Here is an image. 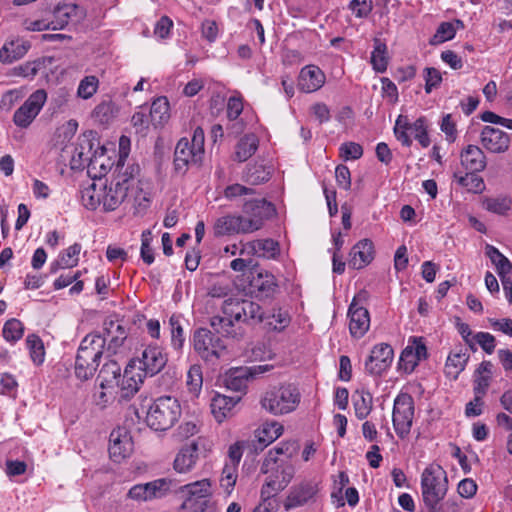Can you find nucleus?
I'll return each instance as SVG.
<instances>
[{
	"label": "nucleus",
	"instance_id": "4c0bfd02",
	"mask_svg": "<svg viewBox=\"0 0 512 512\" xmlns=\"http://www.w3.org/2000/svg\"><path fill=\"white\" fill-rule=\"evenodd\" d=\"M170 105L166 97H158L151 105L150 121L154 127L163 126L170 118Z\"/></svg>",
	"mask_w": 512,
	"mask_h": 512
},
{
	"label": "nucleus",
	"instance_id": "20e7f679",
	"mask_svg": "<svg viewBox=\"0 0 512 512\" xmlns=\"http://www.w3.org/2000/svg\"><path fill=\"white\" fill-rule=\"evenodd\" d=\"M180 416L179 401L171 396H161L150 405L146 414V423L155 431H165L170 429Z\"/></svg>",
	"mask_w": 512,
	"mask_h": 512
},
{
	"label": "nucleus",
	"instance_id": "c03bdc74",
	"mask_svg": "<svg viewBox=\"0 0 512 512\" xmlns=\"http://www.w3.org/2000/svg\"><path fill=\"white\" fill-rule=\"evenodd\" d=\"M371 64L377 72L383 73L388 66L387 46L380 39H374V50L371 53Z\"/></svg>",
	"mask_w": 512,
	"mask_h": 512
},
{
	"label": "nucleus",
	"instance_id": "f3484780",
	"mask_svg": "<svg viewBox=\"0 0 512 512\" xmlns=\"http://www.w3.org/2000/svg\"><path fill=\"white\" fill-rule=\"evenodd\" d=\"M295 473L293 465L286 463L275 465L274 470L269 472L265 484L261 489V496L275 495L284 490L291 482Z\"/></svg>",
	"mask_w": 512,
	"mask_h": 512
},
{
	"label": "nucleus",
	"instance_id": "4d7b16f0",
	"mask_svg": "<svg viewBox=\"0 0 512 512\" xmlns=\"http://www.w3.org/2000/svg\"><path fill=\"white\" fill-rule=\"evenodd\" d=\"M456 33V29L454 27V24L451 22H442L439 27L437 28V31L435 35L432 37L430 43L432 45H437L440 43H443L445 41L451 40L454 38Z\"/></svg>",
	"mask_w": 512,
	"mask_h": 512
},
{
	"label": "nucleus",
	"instance_id": "052dcab7",
	"mask_svg": "<svg viewBox=\"0 0 512 512\" xmlns=\"http://www.w3.org/2000/svg\"><path fill=\"white\" fill-rule=\"evenodd\" d=\"M476 173L477 172H467L464 176L455 174L454 177L461 186L474 189V191H481L484 187V183L481 178L475 175Z\"/></svg>",
	"mask_w": 512,
	"mask_h": 512
},
{
	"label": "nucleus",
	"instance_id": "f03ea898",
	"mask_svg": "<svg viewBox=\"0 0 512 512\" xmlns=\"http://www.w3.org/2000/svg\"><path fill=\"white\" fill-rule=\"evenodd\" d=\"M105 345L106 338L98 333L87 334L82 339L74 366L78 379L88 380L94 375L104 354Z\"/></svg>",
	"mask_w": 512,
	"mask_h": 512
},
{
	"label": "nucleus",
	"instance_id": "37998d69",
	"mask_svg": "<svg viewBox=\"0 0 512 512\" xmlns=\"http://www.w3.org/2000/svg\"><path fill=\"white\" fill-rule=\"evenodd\" d=\"M469 356L462 351L451 352L445 364L446 375L452 379H456L464 370Z\"/></svg>",
	"mask_w": 512,
	"mask_h": 512
},
{
	"label": "nucleus",
	"instance_id": "338daca9",
	"mask_svg": "<svg viewBox=\"0 0 512 512\" xmlns=\"http://www.w3.org/2000/svg\"><path fill=\"white\" fill-rule=\"evenodd\" d=\"M442 82L441 73L433 67L425 68V91L430 93L433 88H436Z\"/></svg>",
	"mask_w": 512,
	"mask_h": 512
},
{
	"label": "nucleus",
	"instance_id": "e433bc0d",
	"mask_svg": "<svg viewBox=\"0 0 512 512\" xmlns=\"http://www.w3.org/2000/svg\"><path fill=\"white\" fill-rule=\"evenodd\" d=\"M250 374L248 368L240 367L229 370L224 377V385L235 392H243L247 388Z\"/></svg>",
	"mask_w": 512,
	"mask_h": 512
},
{
	"label": "nucleus",
	"instance_id": "680f3d73",
	"mask_svg": "<svg viewBox=\"0 0 512 512\" xmlns=\"http://www.w3.org/2000/svg\"><path fill=\"white\" fill-rule=\"evenodd\" d=\"M465 502L460 497H449L445 502L437 503V510H429L430 512H462Z\"/></svg>",
	"mask_w": 512,
	"mask_h": 512
},
{
	"label": "nucleus",
	"instance_id": "412c9836",
	"mask_svg": "<svg viewBox=\"0 0 512 512\" xmlns=\"http://www.w3.org/2000/svg\"><path fill=\"white\" fill-rule=\"evenodd\" d=\"M143 373L137 370L136 362H129L115 387H118L120 398L128 400L139 390L143 382Z\"/></svg>",
	"mask_w": 512,
	"mask_h": 512
},
{
	"label": "nucleus",
	"instance_id": "ddd939ff",
	"mask_svg": "<svg viewBox=\"0 0 512 512\" xmlns=\"http://www.w3.org/2000/svg\"><path fill=\"white\" fill-rule=\"evenodd\" d=\"M130 362H136L137 370L143 372L144 376H154L165 367L167 356L161 347L149 345L142 351L140 358L132 359Z\"/></svg>",
	"mask_w": 512,
	"mask_h": 512
},
{
	"label": "nucleus",
	"instance_id": "9d476101",
	"mask_svg": "<svg viewBox=\"0 0 512 512\" xmlns=\"http://www.w3.org/2000/svg\"><path fill=\"white\" fill-rule=\"evenodd\" d=\"M414 417V401L407 393L399 394L394 400L392 421L396 434L406 437L411 430Z\"/></svg>",
	"mask_w": 512,
	"mask_h": 512
},
{
	"label": "nucleus",
	"instance_id": "b1692460",
	"mask_svg": "<svg viewBox=\"0 0 512 512\" xmlns=\"http://www.w3.org/2000/svg\"><path fill=\"white\" fill-rule=\"evenodd\" d=\"M251 222H245L244 216L226 215L218 218L214 224V232L217 236L229 235L234 233H249L253 228Z\"/></svg>",
	"mask_w": 512,
	"mask_h": 512
},
{
	"label": "nucleus",
	"instance_id": "c85d7f7f",
	"mask_svg": "<svg viewBox=\"0 0 512 512\" xmlns=\"http://www.w3.org/2000/svg\"><path fill=\"white\" fill-rule=\"evenodd\" d=\"M298 445L295 441H283L279 443L275 448L268 451L262 465L261 472L268 474L274 470V466L277 464L279 455H286L291 458L297 451Z\"/></svg>",
	"mask_w": 512,
	"mask_h": 512
},
{
	"label": "nucleus",
	"instance_id": "864d4df0",
	"mask_svg": "<svg viewBox=\"0 0 512 512\" xmlns=\"http://www.w3.org/2000/svg\"><path fill=\"white\" fill-rule=\"evenodd\" d=\"M114 106L111 102H101L98 104L93 112V119L99 124H108L114 118Z\"/></svg>",
	"mask_w": 512,
	"mask_h": 512
},
{
	"label": "nucleus",
	"instance_id": "6ab92c4d",
	"mask_svg": "<svg viewBox=\"0 0 512 512\" xmlns=\"http://www.w3.org/2000/svg\"><path fill=\"white\" fill-rule=\"evenodd\" d=\"M203 156L190 146L187 138H181L174 152V168L179 174H185L190 165H199Z\"/></svg>",
	"mask_w": 512,
	"mask_h": 512
},
{
	"label": "nucleus",
	"instance_id": "13d9d810",
	"mask_svg": "<svg viewBox=\"0 0 512 512\" xmlns=\"http://www.w3.org/2000/svg\"><path fill=\"white\" fill-rule=\"evenodd\" d=\"M340 157L344 161L357 160L363 155V148L355 142H345L339 148Z\"/></svg>",
	"mask_w": 512,
	"mask_h": 512
},
{
	"label": "nucleus",
	"instance_id": "69168bd1",
	"mask_svg": "<svg viewBox=\"0 0 512 512\" xmlns=\"http://www.w3.org/2000/svg\"><path fill=\"white\" fill-rule=\"evenodd\" d=\"M349 9L357 18H366L372 11V2L366 0H351Z\"/></svg>",
	"mask_w": 512,
	"mask_h": 512
},
{
	"label": "nucleus",
	"instance_id": "3c124183",
	"mask_svg": "<svg viewBox=\"0 0 512 512\" xmlns=\"http://www.w3.org/2000/svg\"><path fill=\"white\" fill-rule=\"evenodd\" d=\"M511 203L508 197H491L483 201V206L489 212L504 215L511 209Z\"/></svg>",
	"mask_w": 512,
	"mask_h": 512
},
{
	"label": "nucleus",
	"instance_id": "ea45409f",
	"mask_svg": "<svg viewBox=\"0 0 512 512\" xmlns=\"http://www.w3.org/2000/svg\"><path fill=\"white\" fill-rule=\"evenodd\" d=\"M248 248L254 255L274 258L279 253L278 242L272 239H259L251 241L247 244Z\"/></svg>",
	"mask_w": 512,
	"mask_h": 512
},
{
	"label": "nucleus",
	"instance_id": "603ef678",
	"mask_svg": "<svg viewBox=\"0 0 512 512\" xmlns=\"http://www.w3.org/2000/svg\"><path fill=\"white\" fill-rule=\"evenodd\" d=\"M99 87V79L94 75L85 76L78 85L77 96L81 99H90L96 94Z\"/></svg>",
	"mask_w": 512,
	"mask_h": 512
},
{
	"label": "nucleus",
	"instance_id": "a18cd8bd",
	"mask_svg": "<svg viewBox=\"0 0 512 512\" xmlns=\"http://www.w3.org/2000/svg\"><path fill=\"white\" fill-rule=\"evenodd\" d=\"M26 346L33 363L41 365L45 360V349L41 338L35 334L28 335L26 338Z\"/></svg>",
	"mask_w": 512,
	"mask_h": 512
},
{
	"label": "nucleus",
	"instance_id": "4be33fe9",
	"mask_svg": "<svg viewBox=\"0 0 512 512\" xmlns=\"http://www.w3.org/2000/svg\"><path fill=\"white\" fill-rule=\"evenodd\" d=\"M104 333L106 341H108L107 352L116 355L122 353L126 346L127 331L118 321L106 320L104 322Z\"/></svg>",
	"mask_w": 512,
	"mask_h": 512
},
{
	"label": "nucleus",
	"instance_id": "0e129e2a",
	"mask_svg": "<svg viewBox=\"0 0 512 512\" xmlns=\"http://www.w3.org/2000/svg\"><path fill=\"white\" fill-rule=\"evenodd\" d=\"M419 361L418 358L415 357L414 353L412 352V348L406 347L400 356V367L407 373H411L414 368L418 365Z\"/></svg>",
	"mask_w": 512,
	"mask_h": 512
},
{
	"label": "nucleus",
	"instance_id": "49530a36",
	"mask_svg": "<svg viewBox=\"0 0 512 512\" xmlns=\"http://www.w3.org/2000/svg\"><path fill=\"white\" fill-rule=\"evenodd\" d=\"M270 171L262 164L249 165L245 171L244 179L251 185H259L270 179Z\"/></svg>",
	"mask_w": 512,
	"mask_h": 512
},
{
	"label": "nucleus",
	"instance_id": "bb28decb",
	"mask_svg": "<svg viewBox=\"0 0 512 512\" xmlns=\"http://www.w3.org/2000/svg\"><path fill=\"white\" fill-rule=\"evenodd\" d=\"M198 461V441L193 440L189 445L182 447L176 454L173 468L178 473H188Z\"/></svg>",
	"mask_w": 512,
	"mask_h": 512
},
{
	"label": "nucleus",
	"instance_id": "aec40b11",
	"mask_svg": "<svg viewBox=\"0 0 512 512\" xmlns=\"http://www.w3.org/2000/svg\"><path fill=\"white\" fill-rule=\"evenodd\" d=\"M480 141L483 148L494 154L506 152L510 146L509 135L498 128L485 126L480 133Z\"/></svg>",
	"mask_w": 512,
	"mask_h": 512
},
{
	"label": "nucleus",
	"instance_id": "423d86ee",
	"mask_svg": "<svg viewBox=\"0 0 512 512\" xmlns=\"http://www.w3.org/2000/svg\"><path fill=\"white\" fill-rule=\"evenodd\" d=\"M178 494L182 507L189 512H205L212 497V484L202 479L179 487Z\"/></svg>",
	"mask_w": 512,
	"mask_h": 512
},
{
	"label": "nucleus",
	"instance_id": "6e6552de",
	"mask_svg": "<svg viewBox=\"0 0 512 512\" xmlns=\"http://www.w3.org/2000/svg\"><path fill=\"white\" fill-rule=\"evenodd\" d=\"M193 347L205 361L219 359L226 352L223 340L206 328H199L194 332Z\"/></svg>",
	"mask_w": 512,
	"mask_h": 512
},
{
	"label": "nucleus",
	"instance_id": "f8f14e48",
	"mask_svg": "<svg viewBox=\"0 0 512 512\" xmlns=\"http://www.w3.org/2000/svg\"><path fill=\"white\" fill-rule=\"evenodd\" d=\"M47 100V93L43 89L33 92L27 100L15 111L13 122L17 127L27 128L40 113Z\"/></svg>",
	"mask_w": 512,
	"mask_h": 512
},
{
	"label": "nucleus",
	"instance_id": "39448f33",
	"mask_svg": "<svg viewBox=\"0 0 512 512\" xmlns=\"http://www.w3.org/2000/svg\"><path fill=\"white\" fill-rule=\"evenodd\" d=\"M299 402L300 393L292 384L272 387L261 398L262 408L276 416L294 411Z\"/></svg>",
	"mask_w": 512,
	"mask_h": 512
},
{
	"label": "nucleus",
	"instance_id": "a211bd4d",
	"mask_svg": "<svg viewBox=\"0 0 512 512\" xmlns=\"http://www.w3.org/2000/svg\"><path fill=\"white\" fill-rule=\"evenodd\" d=\"M394 352L389 344L375 345L365 361V370L371 375H381L392 364Z\"/></svg>",
	"mask_w": 512,
	"mask_h": 512
},
{
	"label": "nucleus",
	"instance_id": "a19ab883",
	"mask_svg": "<svg viewBox=\"0 0 512 512\" xmlns=\"http://www.w3.org/2000/svg\"><path fill=\"white\" fill-rule=\"evenodd\" d=\"M251 286L264 296H270L275 292L277 283L275 277L270 272L261 271L252 278Z\"/></svg>",
	"mask_w": 512,
	"mask_h": 512
},
{
	"label": "nucleus",
	"instance_id": "8fccbe9b",
	"mask_svg": "<svg viewBox=\"0 0 512 512\" xmlns=\"http://www.w3.org/2000/svg\"><path fill=\"white\" fill-rule=\"evenodd\" d=\"M46 58H38L33 61L25 62L13 69V74L24 78L35 77L40 70L45 68Z\"/></svg>",
	"mask_w": 512,
	"mask_h": 512
},
{
	"label": "nucleus",
	"instance_id": "de8ad7c7",
	"mask_svg": "<svg viewBox=\"0 0 512 512\" xmlns=\"http://www.w3.org/2000/svg\"><path fill=\"white\" fill-rule=\"evenodd\" d=\"M2 334L7 342L14 344L23 337L24 326L20 320L11 318L4 323Z\"/></svg>",
	"mask_w": 512,
	"mask_h": 512
},
{
	"label": "nucleus",
	"instance_id": "f704fd0d",
	"mask_svg": "<svg viewBox=\"0 0 512 512\" xmlns=\"http://www.w3.org/2000/svg\"><path fill=\"white\" fill-rule=\"evenodd\" d=\"M352 402L355 411V416L359 420L366 419L373 408L372 394L364 388L357 389L352 394Z\"/></svg>",
	"mask_w": 512,
	"mask_h": 512
},
{
	"label": "nucleus",
	"instance_id": "58836bf2",
	"mask_svg": "<svg viewBox=\"0 0 512 512\" xmlns=\"http://www.w3.org/2000/svg\"><path fill=\"white\" fill-rule=\"evenodd\" d=\"M259 140L255 134L244 135L235 147V159L239 162L248 160L257 151Z\"/></svg>",
	"mask_w": 512,
	"mask_h": 512
},
{
	"label": "nucleus",
	"instance_id": "5fc2aeb1",
	"mask_svg": "<svg viewBox=\"0 0 512 512\" xmlns=\"http://www.w3.org/2000/svg\"><path fill=\"white\" fill-rule=\"evenodd\" d=\"M186 384L188 389L194 395H198L202 389L203 376L202 369L199 365H192L187 373Z\"/></svg>",
	"mask_w": 512,
	"mask_h": 512
},
{
	"label": "nucleus",
	"instance_id": "774afa93",
	"mask_svg": "<svg viewBox=\"0 0 512 512\" xmlns=\"http://www.w3.org/2000/svg\"><path fill=\"white\" fill-rule=\"evenodd\" d=\"M474 339L486 353L491 354L495 350L496 340L492 334L488 332H478L474 336Z\"/></svg>",
	"mask_w": 512,
	"mask_h": 512
},
{
	"label": "nucleus",
	"instance_id": "bf43d9fd",
	"mask_svg": "<svg viewBox=\"0 0 512 512\" xmlns=\"http://www.w3.org/2000/svg\"><path fill=\"white\" fill-rule=\"evenodd\" d=\"M81 248L79 243H74L60 254L63 267L72 268L78 264Z\"/></svg>",
	"mask_w": 512,
	"mask_h": 512
},
{
	"label": "nucleus",
	"instance_id": "5701e85b",
	"mask_svg": "<svg viewBox=\"0 0 512 512\" xmlns=\"http://www.w3.org/2000/svg\"><path fill=\"white\" fill-rule=\"evenodd\" d=\"M326 81L324 72L316 65L304 66L298 76V88L304 93H312L323 87Z\"/></svg>",
	"mask_w": 512,
	"mask_h": 512
},
{
	"label": "nucleus",
	"instance_id": "c756f323",
	"mask_svg": "<svg viewBox=\"0 0 512 512\" xmlns=\"http://www.w3.org/2000/svg\"><path fill=\"white\" fill-rule=\"evenodd\" d=\"M240 401V397L216 395L211 402V412L218 423L233 415V409Z\"/></svg>",
	"mask_w": 512,
	"mask_h": 512
},
{
	"label": "nucleus",
	"instance_id": "a878e982",
	"mask_svg": "<svg viewBox=\"0 0 512 512\" xmlns=\"http://www.w3.org/2000/svg\"><path fill=\"white\" fill-rule=\"evenodd\" d=\"M284 432V427L277 421H266L255 430L256 450H263L276 441Z\"/></svg>",
	"mask_w": 512,
	"mask_h": 512
},
{
	"label": "nucleus",
	"instance_id": "393cba45",
	"mask_svg": "<svg viewBox=\"0 0 512 512\" xmlns=\"http://www.w3.org/2000/svg\"><path fill=\"white\" fill-rule=\"evenodd\" d=\"M461 165L468 172H481L486 168L487 158L477 145L469 144L460 153Z\"/></svg>",
	"mask_w": 512,
	"mask_h": 512
},
{
	"label": "nucleus",
	"instance_id": "2f4dec72",
	"mask_svg": "<svg viewBox=\"0 0 512 512\" xmlns=\"http://www.w3.org/2000/svg\"><path fill=\"white\" fill-rule=\"evenodd\" d=\"M109 442L110 457L116 462L127 457L132 450L130 438L126 434L122 436L120 430L111 432Z\"/></svg>",
	"mask_w": 512,
	"mask_h": 512
},
{
	"label": "nucleus",
	"instance_id": "6e6d98bb",
	"mask_svg": "<svg viewBox=\"0 0 512 512\" xmlns=\"http://www.w3.org/2000/svg\"><path fill=\"white\" fill-rule=\"evenodd\" d=\"M169 324L171 326V345L175 350H181L185 342V337L178 317L174 315L171 316Z\"/></svg>",
	"mask_w": 512,
	"mask_h": 512
},
{
	"label": "nucleus",
	"instance_id": "72a5a7b5",
	"mask_svg": "<svg viewBox=\"0 0 512 512\" xmlns=\"http://www.w3.org/2000/svg\"><path fill=\"white\" fill-rule=\"evenodd\" d=\"M30 49V44L26 41H9L0 48V62L11 64L25 56Z\"/></svg>",
	"mask_w": 512,
	"mask_h": 512
},
{
	"label": "nucleus",
	"instance_id": "e2e57ef3",
	"mask_svg": "<svg viewBox=\"0 0 512 512\" xmlns=\"http://www.w3.org/2000/svg\"><path fill=\"white\" fill-rule=\"evenodd\" d=\"M290 320L288 312L278 310L276 313L271 315L268 324L273 330L282 331L289 325Z\"/></svg>",
	"mask_w": 512,
	"mask_h": 512
},
{
	"label": "nucleus",
	"instance_id": "9b49d317",
	"mask_svg": "<svg viewBox=\"0 0 512 512\" xmlns=\"http://www.w3.org/2000/svg\"><path fill=\"white\" fill-rule=\"evenodd\" d=\"M177 482L170 478H159L144 484H137L131 487L128 496L137 501H150L166 496L169 492L176 490Z\"/></svg>",
	"mask_w": 512,
	"mask_h": 512
},
{
	"label": "nucleus",
	"instance_id": "1a4fd4ad",
	"mask_svg": "<svg viewBox=\"0 0 512 512\" xmlns=\"http://www.w3.org/2000/svg\"><path fill=\"white\" fill-rule=\"evenodd\" d=\"M74 11L75 7L72 5L57 6L53 11H46L38 19H27L25 27L29 31L61 30L68 24Z\"/></svg>",
	"mask_w": 512,
	"mask_h": 512
},
{
	"label": "nucleus",
	"instance_id": "0eeeda50",
	"mask_svg": "<svg viewBox=\"0 0 512 512\" xmlns=\"http://www.w3.org/2000/svg\"><path fill=\"white\" fill-rule=\"evenodd\" d=\"M394 134L396 139L406 147H410L412 144L410 134L423 148H427L431 144L428 121L425 117H419L414 122H410L408 116L399 115L395 121Z\"/></svg>",
	"mask_w": 512,
	"mask_h": 512
},
{
	"label": "nucleus",
	"instance_id": "7c9ffc66",
	"mask_svg": "<svg viewBox=\"0 0 512 512\" xmlns=\"http://www.w3.org/2000/svg\"><path fill=\"white\" fill-rule=\"evenodd\" d=\"M486 255L496 266L497 271L502 278L504 290H507V284L512 278V266L509 260L494 246H486Z\"/></svg>",
	"mask_w": 512,
	"mask_h": 512
},
{
	"label": "nucleus",
	"instance_id": "7ed1b4c3",
	"mask_svg": "<svg viewBox=\"0 0 512 512\" xmlns=\"http://www.w3.org/2000/svg\"><path fill=\"white\" fill-rule=\"evenodd\" d=\"M448 491L446 471L436 463L428 465L421 475V492L423 502L428 510H437V503L442 502Z\"/></svg>",
	"mask_w": 512,
	"mask_h": 512
},
{
	"label": "nucleus",
	"instance_id": "79ce46f5",
	"mask_svg": "<svg viewBox=\"0 0 512 512\" xmlns=\"http://www.w3.org/2000/svg\"><path fill=\"white\" fill-rule=\"evenodd\" d=\"M81 202L89 210H95L101 206V185L100 181L93 182L81 190Z\"/></svg>",
	"mask_w": 512,
	"mask_h": 512
},
{
	"label": "nucleus",
	"instance_id": "09e8293b",
	"mask_svg": "<svg viewBox=\"0 0 512 512\" xmlns=\"http://www.w3.org/2000/svg\"><path fill=\"white\" fill-rule=\"evenodd\" d=\"M237 478L238 468L234 465L225 464L220 477V487L227 496L232 494Z\"/></svg>",
	"mask_w": 512,
	"mask_h": 512
},
{
	"label": "nucleus",
	"instance_id": "dca6fc26",
	"mask_svg": "<svg viewBox=\"0 0 512 512\" xmlns=\"http://www.w3.org/2000/svg\"><path fill=\"white\" fill-rule=\"evenodd\" d=\"M127 178L115 177L109 185L100 180L101 205L104 211H114L129 196L127 187L124 185Z\"/></svg>",
	"mask_w": 512,
	"mask_h": 512
},
{
	"label": "nucleus",
	"instance_id": "2eb2a0df",
	"mask_svg": "<svg viewBox=\"0 0 512 512\" xmlns=\"http://www.w3.org/2000/svg\"><path fill=\"white\" fill-rule=\"evenodd\" d=\"M243 212L245 222H251L254 226L249 230L252 233L263 227L264 222L274 215L275 208L265 199H254L245 202Z\"/></svg>",
	"mask_w": 512,
	"mask_h": 512
},
{
	"label": "nucleus",
	"instance_id": "cd10ccee",
	"mask_svg": "<svg viewBox=\"0 0 512 512\" xmlns=\"http://www.w3.org/2000/svg\"><path fill=\"white\" fill-rule=\"evenodd\" d=\"M374 258L373 243L369 239L357 242L350 251L349 266L353 269H362Z\"/></svg>",
	"mask_w": 512,
	"mask_h": 512
},
{
	"label": "nucleus",
	"instance_id": "f257e3e1",
	"mask_svg": "<svg viewBox=\"0 0 512 512\" xmlns=\"http://www.w3.org/2000/svg\"><path fill=\"white\" fill-rule=\"evenodd\" d=\"M264 312L258 303L250 300L229 298L222 304L221 314L211 317L210 325L214 332L225 337H236L235 323H259Z\"/></svg>",
	"mask_w": 512,
	"mask_h": 512
},
{
	"label": "nucleus",
	"instance_id": "4468645a",
	"mask_svg": "<svg viewBox=\"0 0 512 512\" xmlns=\"http://www.w3.org/2000/svg\"><path fill=\"white\" fill-rule=\"evenodd\" d=\"M365 298L364 293L356 295L348 309L349 331L353 338H362L370 327V315L367 308L360 305L361 298Z\"/></svg>",
	"mask_w": 512,
	"mask_h": 512
},
{
	"label": "nucleus",
	"instance_id": "473e14b6",
	"mask_svg": "<svg viewBox=\"0 0 512 512\" xmlns=\"http://www.w3.org/2000/svg\"><path fill=\"white\" fill-rule=\"evenodd\" d=\"M121 375V366L116 360L106 361L98 374L100 389H114Z\"/></svg>",
	"mask_w": 512,
	"mask_h": 512
},
{
	"label": "nucleus",
	"instance_id": "c9c22d12",
	"mask_svg": "<svg viewBox=\"0 0 512 512\" xmlns=\"http://www.w3.org/2000/svg\"><path fill=\"white\" fill-rule=\"evenodd\" d=\"M318 491L314 482H304L295 487L288 497L289 507L302 506L307 503Z\"/></svg>",
	"mask_w": 512,
	"mask_h": 512
}]
</instances>
